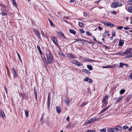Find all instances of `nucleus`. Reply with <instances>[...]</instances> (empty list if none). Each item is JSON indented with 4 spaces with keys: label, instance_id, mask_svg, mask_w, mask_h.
<instances>
[{
    "label": "nucleus",
    "instance_id": "1",
    "mask_svg": "<svg viewBox=\"0 0 132 132\" xmlns=\"http://www.w3.org/2000/svg\"><path fill=\"white\" fill-rule=\"evenodd\" d=\"M47 61L48 63L53 62L54 59L51 53L49 51H47L46 52Z\"/></svg>",
    "mask_w": 132,
    "mask_h": 132
},
{
    "label": "nucleus",
    "instance_id": "2",
    "mask_svg": "<svg viewBox=\"0 0 132 132\" xmlns=\"http://www.w3.org/2000/svg\"><path fill=\"white\" fill-rule=\"evenodd\" d=\"M122 4L120 3L116 2L112 3L111 4V7L113 8H115L121 6Z\"/></svg>",
    "mask_w": 132,
    "mask_h": 132
},
{
    "label": "nucleus",
    "instance_id": "3",
    "mask_svg": "<svg viewBox=\"0 0 132 132\" xmlns=\"http://www.w3.org/2000/svg\"><path fill=\"white\" fill-rule=\"evenodd\" d=\"M70 62L72 63L77 65L78 66H81L82 65L79 62L76 60H71Z\"/></svg>",
    "mask_w": 132,
    "mask_h": 132
},
{
    "label": "nucleus",
    "instance_id": "4",
    "mask_svg": "<svg viewBox=\"0 0 132 132\" xmlns=\"http://www.w3.org/2000/svg\"><path fill=\"white\" fill-rule=\"evenodd\" d=\"M51 38L54 44L56 46H57L58 45V42L57 40L56 37L54 36H52Z\"/></svg>",
    "mask_w": 132,
    "mask_h": 132
},
{
    "label": "nucleus",
    "instance_id": "5",
    "mask_svg": "<svg viewBox=\"0 0 132 132\" xmlns=\"http://www.w3.org/2000/svg\"><path fill=\"white\" fill-rule=\"evenodd\" d=\"M12 73L13 74L14 77L16 78L18 76V74L17 73L15 69L13 68L12 70Z\"/></svg>",
    "mask_w": 132,
    "mask_h": 132
},
{
    "label": "nucleus",
    "instance_id": "6",
    "mask_svg": "<svg viewBox=\"0 0 132 132\" xmlns=\"http://www.w3.org/2000/svg\"><path fill=\"white\" fill-rule=\"evenodd\" d=\"M132 50V48H131L127 49L125 51L123 52L124 55L128 54Z\"/></svg>",
    "mask_w": 132,
    "mask_h": 132
},
{
    "label": "nucleus",
    "instance_id": "7",
    "mask_svg": "<svg viewBox=\"0 0 132 132\" xmlns=\"http://www.w3.org/2000/svg\"><path fill=\"white\" fill-rule=\"evenodd\" d=\"M108 98L109 96H108L107 95H105L104 96L102 101V102H104V104L106 105L108 103V102H106L108 100Z\"/></svg>",
    "mask_w": 132,
    "mask_h": 132
},
{
    "label": "nucleus",
    "instance_id": "8",
    "mask_svg": "<svg viewBox=\"0 0 132 132\" xmlns=\"http://www.w3.org/2000/svg\"><path fill=\"white\" fill-rule=\"evenodd\" d=\"M103 23L105 26H108L112 27V26H114V25L110 22H104Z\"/></svg>",
    "mask_w": 132,
    "mask_h": 132
},
{
    "label": "nucleus",
    "instance_id": "9",
    "mask_svg": "<svg viewBox=\"0 0 132 132\" xmlns=\"http://www.w3.org/2000/svg\"><path fill=\"white\" fill-rule=\"evenodd\" d=\"M114 131L116 130L117 131H121L122 130V128L120 126H117L115 127Z\"/></svg>",
    "mask_w": 132,
    "mask_h": 132
},
{
    "label": "nucleus",
    "instance_id": "10",
    "mask_svg": "<svg viewBox=\"0 0 132 132\" xmlns=\"http://www.w3.org/2000/svg\"><path fill=\"white\" fill-rule=\"evenodd\" d=\"M68 56L69 59H74L76 58L75 55H73L71 53L68 54Z\"/></svg>",
    "mask_w": 132,
    "mask_h": 132
},
{
    "label": "nucleus",
    "instance_id": "11",
    "mask_svg": "<svg viewBox=\"0 0 132 132\" xmlns=\"http://www.w3.org/2000/svg\"><path fill=\"white\" fill-rule=\"evenodd\" d=\"M56 110L57 112L58 113H60L61 111V107L60 106H58L56 108Z\"/></svg>",
    "mask_w": 132,
    "mask_h": 132
},
{
    "label": "nucleus",
    "instance_id": "12",
    "mask_svg": "<svg viewBox=\"0 0 132 132\" xmlns=\"http://www.w3.org/2000/svg\"><path fill=\"white\" fill-rule=\"evenodd\" d=\"M83 81H87L88 82L91 83L92 82V80L87 77H86L85 79L83 80Z\"/></svg>",
    "mask_w": 132,
    "mask_h": 132
},
{
    "label": "nucleus",
    "instance_id": "13",
    "mask_svg": "<svg viewBox=\"0 0 132 132\" xmlns=\"http://www.w3.org/2000/svg\"><path fill=\"white\" fill-rule=\"evenodd\" d=\"M0 116L3 118L5 116L4 111L1 110H0Z\"/></svg>",
    "mask_w": 132,
    "mask_h": 132
},
{
    "label": "nucleus",
    "instance_id": "14",
    "mask_svg": "<svg viewBox=\"0 0 132 132\" xmlns=\"http://www.w3.org/2000/svg\"><path fill=\"white\" fill-rule=\"evenodd\" d=\"M123 98V97L121 96L118 99L116 102V103H118L120 102L122 100Z\"/></svg>",
    "mask_w": 132,
    "mask_h": 132
},
{
    "label": "nucleus",
    "instance_id": "15",
    "mask_svg": "<svg viewBox=\"0 0 132 132\" xmlns=\"http://www.w3.org/2000/svg\"><path fill=\"white\" fill-rule=\"evenodd\" d=\"M58 35L60 36H62L64 38H65V37L63 33H62L61 32L59 31L58 32H57Z\"/></svg>",
    "mask_w": 132,
    "mask_h": 132
},
{
    "label": "nucleus",
    "instance_id": "16",
    "mask_svg": "<svg viewBox=\"0 0 132 132\" xmlns=\"http://www.w3.org/2000/svg\"><path fill=\"white\" fill-rule=\"evenodd\" d=\"M96 119L97 117H94L90 119L89 120L90 123H92L96 120Z\"/></svg>",
    "mask_w": 132,
    "mask_h": 132
},
{
    "label": "nucleus",
    "instance_id": "17",
    "mask_svg": "<svg viewBox=\"0 0 132 132\" xmlns=\"http://www.w3.org/2000/svg\"><path fill=\"white\" fill-rule=\"evenodd\" d=\"M96 119L97 117H94L90 119L89 120L90 123H92L96 120Z\"/></svg>",
    "mask_w": 132,
    "mask_h": 132
},
{
    "label": "nucleus",
    "instance_id": "18",
    "mask_svg": "<svg viewBox=\"0 0 132 132\" xmlns=\"http://www.w3.org/2000/svg\"><path fill=\"white\" fill-rule=\"evenodd\" d=\"M107 131L109 132H114V129L113 128H109L108 129Z\"/></svg>",
    "mask_w": 132,
    "mask_h": 132
},
{
    "label": "nucleus",
    "instance_id": "19",
    "mask_svg": "<svg viewBox=\"0 0 132 132\" xmlns=\"http://www.w3.org/2000/svg\"><path fill=\"white\" fill-rule=\"evenodd\" d=\"M35 33L36 35L37 36L39 37L40 39H41V37L40 36L39 32L37 30H35Z\"/></svg>",
    "mask_w": 132,
    "mask_h": 132
},
{
    "label": "nucleus",
    "instance_id": "20",
    "mask_svg": "<svg viewBox=\"0 0 132 132\" xmlns=\"http://www.w3.org/2000/svg\"><path fill=\"white\" fill-rule=\"evenodd\" d=\"M26 116V117H28L29 115V111L27 110H24Z\"/></svg>",
    "mask_w": 132,
    "mask_h": 132
},
{
    "label": "nucleus",
    "instance_id": "21",
    "mask_svg": "<svg viewBox=\"0 0 132 132\" xmlns=\"http://www.w3.org/2000/svg\"><path fill=\"white\" fill-rule=\"evenodd\" d=\"M124 43L123 41L122 40H120L119 41V46H122Z\"/></svg>",
    "mask_w": 132,
    "mask_h": 132
},
{
    "label": "nucleus",
    "instance_id": "22",
    "mask_svg": "<svg viewBox=\"0 0 132 132\" xmlns=\"http://www.w3.org/2000/svg\"><path fill=\"white\" fill-rule=\"evenodd\" d=\"M64 102L67 105H68L69 104V100L68 98H67L65 99Z\"/></svg>",
    "mask_w": 132,
    "mask_h": 132
},
{
    "label": "nucleus",
    "instance_id": "23",
    "mask_svg": "<svg viewBox=\"0 0 132 132\" xmlns=\"http://www.w3.org/2000/svg\"><path fill=\"white\" fill-rule=\"evenodd\" d=\"M69 32L70 33H72L74 35H75L76 34V32L73 29H70L69 30Z\"/></svg>",
    "mask_w": 132,
    "mask_h": 132
},
{
    "label": "nucleus",
    "instance_id": "24",
    "mask_svg": "<svg viewBox=\"0 0 132 132\" xmlns=\"http://www.w3.org/2000/svg\"><path fill=\"white\" fill-rule=\"evenodd\" d=\"M117 55H119L121 56H123L124 55L123 52H122L121 53L118 52L116 53Z\"/></svg>",
    "mask_w": 132,
    "mask_h": 132
},
{
    "label": "nucleus",
    "instance_id": "25",
    "mask_svg": "<svg viewBox=\"0 0 132 132\" xmlns=\"http://www.w3.org/2000/svg\"><path fill=\"white\" fill-rule=\"evenodd\" d=\"M110 35L108 33V32H105L104 33H103V36H109Z\"/></svg>",
    "mask_w": 132,
    "mask_h": 132
},
{
    "label": "nucleus",
    "instance_id": "26",
    "mask_svg": "<svg viewBox=\"0 0 132 132\" xmlns=\"http://www.w3.org/2000/svg\"><path fill=\"white\" fill-rule=\"evenodd\" d=\"M50 97L49 95H48V98L47 100V105L48 106H49V105H50Z\"/></svg>",
    "mask_w": 132,
    "mask_h": 132
},
{
    "label": "nucleus",
    "instance_id": "27",
    "mask_svg": "<svg viewBox=\"0 0 132 132\" xmlns=\"http://www.w3.org/2000/svg\"><path fill=\"white\" fill-rule=\"evenodd\" d=\"M87 67L89 69V70H92L93 68L92 66L90 65H87Z\"/></svg>",
    "mask_w": 132,
    "mask_h": 132
},
{
    "label": "nucleus",
    "instance_id": "28",
    "mask_svg": "<svg viewBox=\"0 0 132 132\" xmlns=\"http://www.w3.org/2000/svg\"><path fill=\"white\" fill-rule=\"evenodd\" d=\"M128 11L129 12L132 13V6H130L128 8Z\"/></svg>",
    "mask_w": 132,
    "mask_h": 132
},
{
    "label": "nucleus",
    "instance_id": "29",
    "mask_svg": "<svg viewBox=\"0 0 132 132\" xmlns=\"http://www.w3.org/2000/svg\"><path fill=\"white\" fill-rule=\"evenodd\" d=\"M70 124H68L67 126L66 127H65V128L67 130L69 129L70 128Z\"/></svg>",
    "mask_w": 132,
    "mask_h": 132
},
{
    "label": "nucleus",
    "instance_id": "30",
    "mask_svg": "<svg viewBox=\"0 0 132 132\" xmlns=\"http://www.w3.org/2000/svg\"><path fill=\"white\" fill-rule=\"evenodd\" d=\"M34 93L35 98L36 100H37V94L35 90L34 91Z\"/></svg>",
    "mask_w": 132,
    "mask_h": 132
},
{
    "label": "nucleus",
    "instance_id": "31",
    "mask_svg": "<svg viewBox=\"0 0 132 132\" xmlns=\"http://www.w3.org/2000/svg\"><path fill=\"white\" fill-rule=\"evenodd\" d=\"M116 66V64L113 65H108L109 68H113Z\"/></svg>",
    "mask_w": 132,
    "mask_h": 132
},
{
    "label": "nucleus",
    "instance_id": "32",
    "mask_svg": "<svg viewBox=\"0 0 132 132\" xmlns=\"http://www.w3.org/2000/svg\"><path fill=\"white\" fill-rule=\"evenodd\" d=\"M125 92V90L124 89H122L120 91V94H123Z\"/></svg>",
    "mask_w": 132,
    "mask_h": 132
},
{
    "label": "nucleus",
    "instance_id": "33",
    "mask_svg": "<svg viewBox=\"0 0 132 132\" xmlns=\"http://www.w3.org/2000/svg\"><path fill=\"white\" fill-rule=\"evenodd\" d=\"M79 25L80 27H82L83 26V23L82 22H79Z\"/></svg>",
    "mask_w": 132,
    "mask_h": 132
},
{
    "label": "nucleus",
    "instance_id": "34",
    "mask_svg": "<svg viewBox=\"0 0 132 132\" xmlns=\"http://www.w3.org/2000/svg\"><path fill=\"white\" fill-rule=\"evenodd\" d=\"M111 13L114 15H116V13L115 11L114 10H113L111 11Z\"/></svg>",
    "mask_w": 132,
    "mask_h": 132
},
{
    "label": "nucleus",
    "instance_id": "35",
    "mask_svg": "<svg viewBox=\"0 0 132 132\" xmlns=\"http://www.w3.org/2000/svg\"><path fill=\"white\" fill-rule=\"evenodd\" d=\"M86 132H95V130H87Z\"/></svg>",
    "mask_w": 132,
    "mask_h": 132
},
{
    "label": "nucleus",
    "instance_id": "36",
    "mask_svg": "<svg viewBox=\"0 0 132 132\" xmlns=\"http://www.w3.org/2000/svg\"><path fill=\"white\" fill-rule=\"evenodd\" d=\"M17 55H18V56L19 57V60L21 62H22V60L21 59L20 54L19 53H17Z\"/></svg>",
    "mask_w": 132,
    "mask_h": 132
},
{
    "label": "nucleus",
    "instance_id": "37",
    "mask_svg": "<svg viewBox=\"0 0 132 132\" xmlns=\"http://www.w3.org/2000/svg\"><path fill=\"white\" fill-rule=\"evenodd\" d=\"M86 34L88 36H90L91 35H92V34L90 33V32H89L86 31Z\"/></svg>",
    "mask_w": 132,
    "mask_h": 132
},
{
    "label": "nucleus",
    "instance_id": "38",
    "mask_svg": "<svg viewBox=\"0 0 132 132\" xmlns=\"http://www.w3.org/2000/svg\"><path fill=\"white\" fill-rule=\"evenodd\" d=\"M128 128V127L126 126H124L123 127V129L124 130H126Z\"/></svg>",
    "mask_w": 132,
    "mask_h": 132
},
{
    "label": "nucleus",
    "instance_id": "39",
    "mask_svg": "<svg viewBox=\"0 0 132 132\" xmlns=\"http://www.w3.org/2000/svg\"><path fill=\"white\" fill-rule=\"evenodd\" d=\"M124 65V64L122 63H120V65L119 66V67L122 68V67Z\"/></svg>",
    "mask_w": 132,
    "mask_h": 132
},
{
    "label": "nucleus",
    "instance_id": "40",
    "mask_svg": "<svg viewBox=\"0 0 132 132\" xmlns=\"http://www.w3.org/2000/svg\"><path fill=\"white\" fill-rule=\"evenodd\" d=\"M12 3H13V5H14L15 6H17V4H16V3L15 1H13L12 2Z\"/></svg>",
    "mask_w": 132,
    "mask_h": 132
},
{
    "label": "nucleus",
    "instance_id": "41",
    "mask_svg": "<svg viewBox=\"0 0 132 132\" xmlns=\"http://www.w3.org/2000/svg\"><path fill=\"white\" fill-rule=\"evenodd\" d=\"M84 71L87 73H90V72H89L87 69H85L83 70Z\"/></svg>",
    "mask_w": 132,
    "mask_h": 132
},
{
    "label": "nucleus",
    "instance_id": "42",
    "mask_svg": "<svg viewBox=\"0 0 132 132\" xmlns=\"http://www.w3.org/2000/svg\"><path fill=\"white\" fill-rule=\"evenodd\" d=\"M90 123V121L89 120H88V121H87L85 122L84 123V124L85 125H86L89 124H90V123Z\"/></svg>",
    "mask_w": 132,
    "mask_h": 132
},
{
    "label": "nucleus",
    "instance_id": "43",
    "mask_svg": "<svg viewBox=\"0 0 132 132\" xmlns=\"http://www.w3.org/2000/svg\"><path fill=\"white\" fill-rule=\"evenodd\" d=\"M112 36L113 37H114L115 36L116 34L115 32L114 31H112Z\"/></svg>",
    "mask_w": 132,
    "mask_h": 132
},
{
    "label": "nucleus",
    "instance_id": "44",
    "mask_svg": "<svg viewBox=\"0 0 132 132\" xmlns=\"http://www.w3.org/2000/svg\"><path fill=\"white\" fill-rule=\"evenodd\" d=\"M123 28V27L122 26H120L117 28V29L121 30Z\"/></svg>",
    "mask_w": 132,
    "mask_h": 132
},
{
    "label": "nucleus",
    "instance_id": "45",
    "mask_svg": "<svg viewBox=\"0 0 132 132\" xmlns=\"http://www.w3.org/2000/svg\"><path fill=\"white\" fill-rule=\"evenodd\" d=\"M86 104V103H84L82 104H81V105H80V106H85Z\"/></svg>",
    "mask_w": 132,
    "mask_h": 132
},
{
    "label": "nucleus",
    "instance_id": "46",
    "mask_svg": "<svg viewBox=\"0 0 132 132\" xmlns=\"http://www.w3.org/2000/svg\"><path fill=\"white\" fill-rule=\"evenodd\" d=\"M88 61L90 62H94V60H92L90 59H88L87 60Z\"/></svg>",
    "mask_w": 132,
    "mask_h": 132
},
{
    "label": "nucleus",
    "instance_id": "47",
    "mask_svg": "<svg viewBox=\"0 0 132 132\" xmlns=\"http://www.w3.org/2000/svg\"><path fill=\"white\" fill-rule=\"evenodd\" d=\"M100 131L102 132H105L106 131V129L105 128L101 129L100 130Z\"/></svg>",
    "mask_w": 132,
    "mask_h": 132
},
{
    "label": "nucleus",
    "instance_id": "48",
    "mask_svg": "<svg viewBox=\"0 0 132 132\" xmlns=\"http://www.w3.org/2000/svg\"><path fill=\"white\" fill-rule=\"evenodd\" d=\"M105 111V110H104V109H103L100 112L99 114H102V113H103V112H104Z\"/></svg>",
    "mask_w": 132,
    "mask_h": 132
},
{
    "label": "nucleus",
    "instance_id": "49",
    "mask_svg": "<svg viewBox=\"0 0 132 132\" xmlns=\"http://www.w3.org/2000/svg\"><path fill=\"white\" fill-rule=\"evenodd\" d=\"M37 48L38 49V51H39V52H41V50H40V47L39 46H37Z\"/></svg>",
    "mask_w": 132,
    "mask_h": 132
},
{
    "label": "nucleus",
    "instance_id": "50",
    "mask_svg": "<svg viewBox=\"0 0 132 132\" xmlns=\"http://www.w3.org/2000/svg\"><path fill=\"white\" fill-rule=\"evenodd\" d=\"M50 21V24H51V26H52V27H54V24L51 22V21Z\"/></svg>",
    "mask_w": 132,
    "mask_h": 132
},
{
    "label": "nucleus",
    "instance_id": "51",
    "mask_svg": "<svg viewBox=\"0 0 132 132\" xmlns=\"http://www.w3.org/2000/svg\"><path fill=\"white\" fill-rule=\"evenodd\" d=\"M128 3L130 4H132V0H129L128 1Z\"/></svg>",
    "mask_w": 132,
    "mask_h": 132
},
{
    "label": "nucleus",
    "instance_id": "52",
    "mask_svg": "<svg viewBox=\"0 0 132 132\" xmlns=\"http://www.w3.org/2000/svg\"><path fill=\"white\" fill-rule=\"evenodd\" d=\"M2 15H6L7 13L5 12H3L2 13Z\"/></svg>",
    "mask_w": 132,
    "mask_h": 132
},
{
    "label": "nucleus",
    "instance_id": "53",
    "mask_svg": "<svg viewBox=\"0 0 132 132\" xmlns=\"http://www.w3.org/2000/svg\"><path fill=\"white\" fill-rule=\"evenodd\" d=\"M102 68H108V65L103 66L102 67Z\"/></svg>",
    "mask_w": 132,
    "mask_h": 132
},
{
    "label": "nucleus",
    "instance_id": "54",
    "mask_svg": "<svg viewBox=\"0 0 132 132\" xmlns=\"http://www.w3.org/2000/svg\"><path fill=\"white\" fill-rule=\"evenodd\" d=\"M97 27L98 28L99 30H102L103 29L102 28L100 27Z\"/></svg>",
    "mask_w": 132,
    "mask_h": 132
},
{
    "label": "nucleus",
    "instance_id": "55",
    "mask_svg": "<svg viewBox=\"0 0 132 132\" xmlns=\"http://www.w3.org/2000/svg\"><path fill=\"white\" fill-rule=\"evenodd\" d=\"M128 130L129 131H132V126L129 128L128 129Z\"/></svg>",
    "mask_w": 132,
    "mask_h": 132
},
{
    "label": "nucleus",
    "instance_id": "56",
    "mask_svg": "<svg viewBox=\"0 0 132 132\" xmlns=\"http://www.w3.org/2000/svg\"><path fill=\"white\" fill-rule=\"evenodd\" d=\"M104 47L106 49H109L110 48L107 47L106 46L104 45Z\"/></svg>",
    "mask_w": 132,
    "mask_h": 132
},
{
    "label": "nucleus",
    "instance_id": "57",
    "mask_svg": "<svg viewBox=\"0 0 132 132\" xmlns=\"http://www.w3.org/2000/svg\"><path fill=\"white\" fill-rule=\"evenodd\" d=\"M85 17H86L87 16V14L85 13L84 12L83 13Z\"/></svg>",
    "mask_w": 132,
    "mask_h": 132
},
{
    "label": "nucleus",
    "instance_id": "58",
    "mask_svg": "<svg viewBox=\"0 0 132 132\" xmlns=\"http://www.w3.org/2000/svg\"><path fill=\"white\" fill-rule=\"evenodd\" d=\"M42 35L43 36V37L44 38H46V35L43 33V32L42 33Z\"/></svg>",
    "mask_w": 132,
    "mask_h": 132
},
{
    "label": "nucleus",
    "instance_id": "59",
    "mask_svg": "<svg viewBox=\"0 0 132 132\" xmlns=\"http://www.w3.org/2000/svg\"><path fill=\"white\" fill-rule=\"evenodd\" d=\"M4 89H5V91H6V93L7 94V91L6 88V87L5 86H4Z\"/></svg>",
    "mask_w": 132,
    "mask_h": 132
},
{
    "label": "nucleus",
    "instance_id": "60",
    "mask_svg": "<svg viewBox=\"0 0 132 132\" xmlns=\"http://www.w3.org/2000/svg\"><path fill=\"white\" fill-rule=\"evenodd\" d=\"M129 28L127 27H124V29L125 30H128Z\"/></svg>",
    "mask_w": 132,
    "mask_h": 132
},
{
    "label": "nucleus",
    "instance_id": "61",
    "mask_svg": "<svg viewBox=\"0 0 132 132\" xmlns=\"http://www.w3.org/2000/svg\"><path fill=\"white\" fill-rule=\"evenodd\" d=\"M69 118L68 117L67 118H66V120L68 122H69L70 121L69 120Z\"/></svg>",
    "mask_w": 132,
    "mask_h": 132
},
{
    "label": "nucleus",
    "instance_id": "62",
    "mask_svg": "<svg viewBox=\"0 0 132 132\" xmlns=\"http://www.w3.org/2000/svg\"><path fill=\"white\" fill-rule=\"evenodd\" d=\"M131 98V96L130 95H128L127 97V98H129V100Z\"/></svg>",
    "mask_w": 132,
    "mask_h": 132
},
{
    "label": "nucleus",
    "instance_id": "63",
    "mask_svg": "<svg viewBox=\"0 0 132 132\" xmlns=\"http://www.w3.org/2000/svg\"><path fill=\"white\" fill-rule=\"evenodd\" d=\"M129 77H130V78L131 79H132V72L131 73V74L129 76Z\"/></svg>",
    "mask_w": 132,
    "mask_h": 132
},
{
    "label": "nucleus",
    "instance_id": "64",
    "mask_svg": "<svg viewBox=\"0 0 132 132\" xmlns=\"http://www.w3.org/2000/svg\"><path fill=\"white\" fill-rule=\"evenodd\" d=\"M132 57V55H130L128 56H126V58H129L131 57Z\"/></svg>",
    "mask_w": 132,
    "mask_h": 132
}]
</instances>
